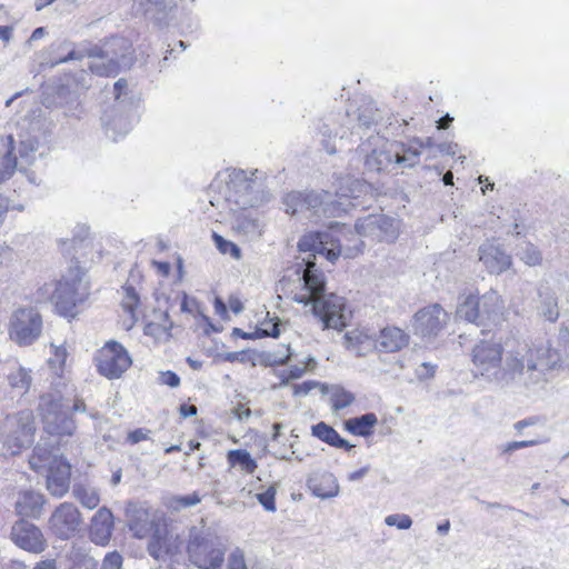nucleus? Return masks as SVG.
<instances>
[{
	"instance_id": "obj_1",
	"label": "nucleus",
	"mask_w": 569,
	"mask_h": 569,
	"mask_svg": "<svg viewBox=\"0 0 569 569\" xmlns=\"http://www.w3.org/2000/svg\"><path fill=\"white\" fill-rule=\"evenodd\" d=\"M338 230L331 229L305 234L298 242L300 252H309L303 258L306 268L301 277L302 291L293 296V300L305 306H311L312 313L320 319L325 329L341 330L347 326L345 299L336 293H326L325 274L316 268L311 258L325 256L333 262L342 254L341 239Z\"/></svg>"
},
{
	"instance_id": "obj_2",
	"label": "nucleus",
	"mask_w": 569,
	"mask_h": 569,
	"mask_svg": "<svg viewBox=\"0 0 569 569\" xmlns=\"http://www.w3.org/2000/svg\"><path fill=\"white\" fill-rule=\"evenodd\" d=\"M560 361L549 343L518 345L506 352L498 385L505 388L532 390L547 380V372Z\"/></svg>"
},
{
	"instance_id": "obj_3",
	"label": "nucleus",
	"mask_w": 569,
	"mask_h": 569,
	"mask_svg": "<svg viewBox=\"0 0 569 569\" xmlns=\"http://www.w3.org/2000/svg\"><path fill=\"white\" fill-rule=\"evenodd\" d=\"M226 548L214 529L206 526L203 519L199 526L189 529L187 553L191 563L200 569H219L224 561Z\"/></svg>"
},
{
	"instance_id": "obj_4",
	"label": "nucleus",
	"mask_w": 569,
	"mask_h": 569,
	"mask_svg": "<svg viewBox=\"0 0 569 569\" xmlns=\"http://www.w3.org/2000/svg\"><path fill=\"white\" fill-rule=\"evenodd\" d=\"M36 426L31 411L7 416L0 426V455H18L33 442Z\"/></svg>"
},
{
	"instance_id": "obj_5",
	"label": "nucleus",
	"mask_w": 569,
	"mask_h": 569,
	"mask_svg": "<svg viewBox=\"0 0 569 569\" xmlns=\"http://www.w3.org/2000/svg\"><path fill=\"white\" fill-rule=\"evenodd\" d=\"M83 276L79 267L70 268L68 273L58 281L52 301L60 315L74 317L76 308L88 298L89 286L83 280Z\"/></svg>"
},
{
	"instance_id": "obj_6",
	"label": "nucleus",
	"mask_w": 569,
	"mask_h": 569,
	"mask_svg": "<svg viewBox=\"0 0 569 569\" xmlns=\"http://www.w3.org/2000/svg\"><path fill=\"white\" fill-rule=\"evenodd\" d=\"M39 410L43 420V429L50 436H71L76 430L73 419L68 415V406L61 397L43 395L40 397Z\"/></svg>"
},
{
	"instance_id": "obj_7",
	"label": "nucleus",
	"mask_w": 569,
	"mask_h": 569,
	"mask_svg": "<svg viewBox=\"0 0 569 569\" xmlns=\"http://www.w3.org/2000/svg\"><path fill=\"white\" fill-rule=\"evenodd\" d=\"M129 49L130 46L127 40L112 38L106 44L103 56L89 64L90 70L101 77L118 74L122 69L130 68L132 64V57Z\"/></svg>"
},
{
	"instance_id": "obj_8",
	"label": "nucleus",
	"mask_w": 569,
	"mask_h": 569,
	"mask_svg": "<svg viewBox=\"0 0 569 569\" xmlns=\"http://www.w3.org/2000/svg\"><path fill=\"white\" fill-rule=\"evenodd\" d=\"M503 359L502 345L495 340H481L471 351L475 372L496 383L499 382Z\"/></svg>"
},
{
	"instance_id": "obj_9",
	"label": "nucleus",
	"mask_w": 569,
	"mask_h": 569,
	"mask_svg": "<svg viewBox=\"0 0 569 569\" xmlns=\"http://www.w3.org/2000/svg\"><path fill=\"white\" fill-rule=\"evenodd\" d=\"M9 337L20 347L31 346L42 332V318L33 308L16 310L9 323Z\"/></svg>"
},
{
	"instance_id": "obj_10",
	"label": "nucleus",
	"mask_w": 569,
	"mask_h": 569,
	"mask_svg": "<svg viewBox=\"0 0 569 569\" xmlns=\"http://www.w3.org/2000/svg\"><path fill=\"white\" fill-rule=\"evenodd\" d=\"M97 362L100 375L108 379H118L129 369L132 359L121 343L111 340L100 349Z\"/></svg>"
},
{
	"instance_id": "obj_11",
	"label": "nucleus",
	"mask_w": 569,
	"mask_h": 569,
	"mask_svg": "<svg viewBox=\"0 0 569 569\" xmlns=\"http://www.w3.org/2000/svg\"><path fill=\"white\" fill-rule=\"evenodd\" d=\"M227 188V200L234 202L240 208L254 207L259 203L258 183L250 179L243 170H233L229 174Z\"/></svg>"
},
{
	"instance_id": "obj_12",
	"label": "nucleus",
	"mask_w": 569,
	"mask_h": 569,
	"mask_svg": "<svg viewBox=\"0 0 569 569\" xmlns=\"http://www.w3.org/2000/svg\"><path fill=\"white\" fill-rule=\"evenodd\" d=\"M18 126L20 158L27 163H31L34 159V153L46 140L44 122L40 118H24Z\"/></svg>"
},
{
	"instance_id": "obj_13",
	"label": "nucleus",
	"mask_w": 569,
	"mask_h": 569,
	"mask_svg": "<svg viewBox=\"0 0 569 569\" xmlns=\"http://www.w3.org/2000/svg\"><path fill=\"white\" fill-rule=\"evenodd\" d=\"M448 319L447 311L439 303L425 307L413 316V333L422 338L437 337L447 325Z\"/></svg>"
},
{
	"instance_id": "obj_14",
	"label": "nucleus",
	"mask_w": 569,
	"mask_h": 569,
	"mask_svg": "<svg viewBox=\"0 0 569 569\" xmlns=\"http://www.w3.org/2000/svg\"><path fill=\"white\" fill-rule=\"evenodd\" d=\"M355 228L359 236L372 237L378 241L392 242L398 236L397 221L382 214H370L358 219Z\"/></svg>"
},
{
	"instance_id": "obj_15",
	"label": "nucleus",
	"mask_w": 569,
	"mask_h": 569,
	"mask_svg": "<svg viewBox=\"0 0 569 569\" xmlns=\"http://www.w3.org/2000/svg\"><path fill=\"white\" fill-rule=\"evenodd\" d=\"M81 522L80 512L70 502H63L52 512L49 528L59 539L66 540L74 536Z\"/></svg>"
},
{
	"instance_id": "obj_16",
	"label": "nucleus",
	"mask_w": 569,
	"mask_h": 569,
	"mask_svg": "<svg viewBox=\"0 0 569 569\" xmlns=\"http://www.w3.org/2000/svg\"><path fill=\"white\" fill-rule=\"evenodd\" d=\"M12 541L21 549L32 553H40L47 547L41 530L27 520H18L11 529Z\"/></svg>"
},
{
	"instance_id": "obj_17",
	"label": "nucleus",
	"mask_w": 569,
	"mask_h": 569,
	"mask_svg": "<svg viewBox=\"0 0 569 569\" xmlns=\"http://www.w3.org/2000/svg\"><path fill=\"white\" fill-rule=\"evenodd\" d=\"M182 545L183 542L178 535L169 533L168 530L161 526L154 530L148 543V552L153 559L166 561L179 555Z\"/></svg>"
},
{
	"instance_id": "obj_18",
	"label": "nucleus",
	"mask_w": 569,
	"mask_h": 569,
	"mask_svg": "<svg viewBox=\"0 0 569 569\" xmlns=\"http://www.w3.org/2000/svg\"><path fill=\"white\" fill-rule=\"evenodd\" d=\"M479 260L491 274H501L512 266V258L495 242H485L478 250Z\"/></svg>"
},
{
	"instance_id": "obj_19",
	"label": "nucleus",
	"mask_w": 569,
	"mask_h": 569,
	"mask_svg": "<svg viewBox=\"0 0 569 569\" xmlns=\"http://www.w3.org/2000/svg\"><path fill=\"white\" fill-rule=\"evenodd\" d=\"M127 517L128 527L138 539L152 536L154 530L161 527L160 518L142 507L130 506L127 509Z\"/></svg>"
},
{
	"instance_id": "obj_20",
	"label": "nucleus",
	"mask_w": 569,
	"mask_h": 569,
	"mask_svg": "<svg viewBox=\"0 0 569 569\" xmlns=\"http://www.w3.org/2000/svg\"><path fill=\"white\" fill-rule=\"evenodd\" d=\"M174 7V0H132L131 10L137 17L162 23Z\"/></svg>"
},
{
	"instance_id": "obj_21",
	"label": "nucleus",
	"mask_w": 569,
	"mask_h": 569,
	"mask_svg": "<svg viewBox=\"0 0 569 569\" xmlns=\"http://www.w3.org/2000/svg\"><path fill=\"white\" fill-rule=\"evenodd\" d=\"M340 201H332L328 191H309L305 192V212L313 211L318 213L322 211L326 216H339L341 211H346V207Z\"/></svg>"
},
{
	"instance_id": "obj_22",
	"label": "nucleus",
	"mask_w": 569,
	"mask_h": 569,
	"mask_svg": "<svg viewBox=\"0 0 569 569\" xmlns=\"http://www.w3.org/2000/svg\"><path fill=\"white\" fill-rule=\"evenodd\" d=\"M47 472V489L58 498L64 496L70 487V465L66 460H58Z\"/></svg>"
},
{
	"instance_id": "obj_23",
	"label": "nucleus",
	"mask_w": 569,
	"mask_h": 569,
	"mask_svg": "<svg viewBox=\"0 0 569 569\" xmlns=\"http://www.w3.org/2000/svg\"><path fill=\"white\" fill-rule=\"evenodd\" d=\"M113 529V517L109 509L100 508L93 516L90 527L91 540L104 546L109 542Z\"/></svg>"
},
{
	"instance_id": "obj_24",
	"label": "nucleus",
	"mask_w": 569,
	"mask_h": 569,
	"mask_svg": "<svg viewBox=\"0 0 569 569\" xmlns=\"http://www.w3.org/2000/svg\"><path fill=\"white\" fill-rule=\"evenodd\" d=\"M343 339L345 347L357 357H366L378 348L376 339L361 329L346 332Z\"/></svg>"
},
{
	"instance_id": "obj_25",
	"label": "nucleus",
	"mask_w": 569,
	"mask_h": 569,
	"mask_svg": "<svg viewBox=\"0 0 569 569\" xmlns=\"http://www.w3.org/2000/svg\"><path fill=\"white\" fill-rule=\"evenodd\" d=\"M18 169L12 134L0 137V184L9 180Z\"/></svg>"
},
{
	"instance_id": "obj_26",
	"label": "nucleus",
	"mask_w": 569,
	"mask_h": 569,
	"mask_svg": "<svg viewBox=\"0 0 569 569\" xmlns=\"http://www.w3.org/2000/svg\"><path fill=\"white\" fill-rule=\"evenodd\" d=\"M308 488L312 493L321 499H328L338 496L339 485L336 477L330 472H316L307 480Z\"/></svg>"
},
{
	"instance_id": "obj_27",
	"label": "nucleus",
	"mask_w": 569,
	"mask_h": 569,
	"mask_svg": "<svg viewBox=\"0 0 569 569\" xmlns=\"http://www.w3.org/2000/svg\"><path fill=\"white\" fill-rule=\"evenodd\" d=\"M58 460H63L61 456L53 451V443L51 441H43L38 443L33 453L29 459L30 468L37 472H44L56 465Z\"/></svg>"
},
{
	"instance_id": "obj_28",
	"label": "nucleus",
	"mask_w": 569,
	"mask_h": 569,
	"mask_svg": "<svg viewBox=\"0 0 569 569\" xmlns=\"http://www.w3.org/2000/svg\"><path fill=\"white\" fill-rule=\"evenodd\" d=\"M377 350L383 352H396L409 343V335L398 327H387L380 331Z\"/></svg>"
},
{
	"instance_id": "obj_29",
	"label": "nucleus",
	"mask_w": 569,
	"mask_h": 569,
	"mask_svg": "<svg viewBox=\"0 0 569 569\" xmlns=\"http://www.w3.org/2000/svg\"><path fill=\"white\" fill-rule=\"evenodd\" d=\"M44 498L40 492L27 490L20 492L16 501V511L20 516L38 518L41 515Z\"/></svg>"
},
{
	"instance_id": "obj_30",
	"label": "nucleus",
	"mask_w": 569,
	"mask_h": 569,
	"mask_svg": "<svg viewBox=\"0 0 569 569\" xmlns=\"http://www.w3.org/2000/svg\"><path fill=\"white\" fill-rule=\"evenodd\" d=\"M10 371L6 379L11 389L20 393H27L32 383L31 370L22 367L18 361L9 362Z\"/></svg>"
},
{
	"instance_id": "obj_31",
	"label": "nucleus",
	"mask_w": 569,
	"mask_h": 569,
	"mask_svg": "<svg viewBox=\"0 0 569 569\" xmlns=\"http://www.w3.org/2000/svg\"><path fill=\"white\" fill-rule=\"evenodd\" d=\"M312 436L317 437L321 441L336 447L342 448L347 451L351 450L355 446L350 445L346 439L341 438L340 435L329 425L319 422L311 428Z\"/></svg>"
},
{
	"instance_id": "obj_32",
	"label": "nucleus",
	"mask_w": 569,
	"mask_h": 569,
	"mask_svg": "<svg viewBox=\"0 0 569 569\" xmlns=\"http://www.w3.org/2000/svg\"><path fill=\"white\" fill-rule=\"evenodd\" d=\"M102 123L106 128L107 134L114 141L119 137L124 136L131 129V119L123 113L116 117L104 113L102 117Z\"/></svg>"
},
{
	"instance_id": "obj_33",
	"label": "nucleus",
	"mask_w": 569,
	"mask_h": 569,
	"mask_svg": "<svg viewBox=\"0 0 569 569\" xmlns=\"http://www.w3.org/2000/svg\"><path fill=\"white\" fill-rule=\"evenodd\" d=\"M377 416L372 412L360 417L346 420V429L356 436L368 437L372 433V428L377 425Z\"/></svg>"
},
{
	"instance_id": "obj_34",
	"label": "nucleus",
	"mask_w": 569,
	"mask_h": 569,
	"mask_svg": "<svg viewBox=\"0 0 569 569\" xmlns=\"http://www.w3.org/2000/svg\"><path fill=\"white\" fill-rule=\"evenodd\" d=\"M540 302L538 313L550 322L557 321L559 318V306L556 293L549 289L541 290L539 293Z\"/></svg>"
},
{
	"instance_id": "obj_35",
	"label": "nucleus",
	"mask_w": 569,
	"mask_h": 569,
	"mask_svg": "<svg viewBox=\"0 0 569 569\" xmlns=\"http://www.w3.org/2000/svg\"><path fill=\"white\" fill-rule=\"evenodd\" d=\"M156 318L158 321H150L146 323L143 328L144 335L150 336L156 340L168 339L172 328V322L169 319L168 312H160Z\"/></svg>"
},
{
	"instance_id": "obj_36",
	"label": "nucleus",
	"mask_w": 569,
	"mask_h": 569,
	"mask_svg": "<svg viewBox=\"0 0 569 569\" xmlns=\"http://www.w3.org/2000/svg\"><path fill=\"white\" fill-rule=\"evenodd\" d=\"M457 317L468 322L481 325L483 319L479 309V303H477V298L471 295L468 296L463 302L458 306Z\"/></svg>"
},
{
	"instance_id": "obj_37",
	"label": "nucleus",
	"mask_w": 569,
	"mask_h": 569,
	"mask_svg": "<svg viewBox=\"0 0 569 569\" xmlns=\"http://www.w3.org/2000/svg\"><path fill=\"white\" fill-rule=\"evenodd\" d=\"M393 161V153L375 149L370 153L366 154L365 168L370 172H380Z\"/></svg>"
},
{
	"instance_id": "obj_38",
	"label": "nucleus",
	"mask_w": 569,
	"mask_h": 569,
	"mask_svg": "<svg viewBox=\"0 0 569 569\" xmlns=\"http://www.w3.org/2000/svg\"><path fill=\"white\" fill-rule=\"evenodd\" d=\"M228 461L232 467L239 466L247 473H253L258 468L256 460L244 449H234L228 452Z\"/></svg>"
},
{
	"instance_id": "obj_39",
	"label": "nucleus",
	"mask_w": 569,
	"mask_h": 569,
	"mask_svg": "<svg viewBox=\"0 0 569 569\" xmlns=\"http://www.w3.org/2000/svg\"><path fill=\"white\" fill-rule=\"evenodd\" d=\"M479 309L482 313V319H490L492 315H496L500 306V297L497 291L490 290L486 292L481 298H477Z\"/></svg>"
},
{
	"instance_id": "obj_40",
	"label": "nucleus",
	"mask_w": 569,
	"mask_h": 569,
	"mask_svg": "<svg viewBox=\"0 0 569 569\" xmlns=\"http://www.w3.org/2000/svg\"><path fill=\"white\" fill-rule=\"evenodd\" d=\"M74 498L88 509H94L100 502V497L94 488L84 486H74L73 488Z\"/></svg>"
},
{
	"instance_id": "obj_41",
	"label": "nucleus",
	"mask_w": 569,
	"mask_h": 569,
	"mask_svg": "<svg viewBox=\"0 0 569 569\" xmlns=\"http://www.w3.org/2000/svg\"><path fill=\"white\" fill-rule=\"evenodd\" d=\"M362 188H366V186L360 180L352 177H346L341 179L340 186L336 191V196L339 197V199L358 198Z\"/></svg>"
},
{
	"instance_id": "obj_42",
	"label": "nucleus",
	"mask_w": 569,
	"mask_h": 569,
	"mask_svg": "<svg viewBox=\"0 0 569 569\" xmlns=\"http://www.w3.org/2000/svg\"><path fill=\"white\" fill-rule=\"evenodd\" d=\"M286 212L292 216L305 212V192L292 191L283 198Z\"/></svg>"
},
{
	"instance_id": "obj_43",
	"label": "nucleus",
	"mask_w": 569,
	"mask_h": 569,
	"mask_svg": "<svg viewBox=\"0 0 569 569\" xmlns=\"http://www.w3.org/2000/svg\"><path fill=\"white\" fill-rule=\"evenodd\" d=\"M559 349H552V351H557L560 355V361L558 363H562L563 366L569 368V325H562L559 329L558 336Z\"/></svg>"
},
{
	"instance_id": "obj_44",
	"label": "nucleus",
	"mask_w": 569,
	"mask_h": 569,
	"mask_svg": "<svg viewBox=\"0 0 569 569\" xmlns=\"http://www.w3.org/2000/svg\"><path fill=\"white\" fill-rule=\"evenodd\" d=\"M519 259L529 267H536L541 264L542 254L532 243H526L517 252Z\"/></svg>"
},
{
	"instance_id": "obj_45",
	"label": "nucleus",
	"mask_w": 569,
	"mask_h": 569,
	"mask_svg": "<svg viewBox=\"0 0 569 569\" xmlns=\"http://www.w3.org/2000/svg\"><path fill=\"white\" fill-rule=\"evenodd\" d=\"M330 401L332 409L338 411L349 407L355 401V397L343 388L336 387L331 392Z\"/></svg>"
},
{
	"instance_id": "obj_46",
	"label": "nucleus",
	"mask_w": 569,
	"mask_h": 569,
	"mask_svg": "<svg viewBox=\"0 0 569 569\" xmlns=\"http://www.w3.org/2000/svg\"><path fill=\"white\" fill-rule=\"evenodd\" d=\"M51 348L53 349V356L49 358L48 365L56 375H60L68 358V351L63 346H56L53 343H51Z\"/></svg>"
},
{
	"instance_id": "obj_47",
	"label": "nucleus",
	"mask_w": 569,
	"mask_h": 569,
	"mask_svg": "<svg viewBox=\"0 0 569 569\" xmlns=\"http://www.w3.org/2000/svg\"><path fill=\"white\" fill-rule=\"evenodd\" d=\"M212 239L214 241L217 249L222 254H230L234 259L241 258V250L236 243L226 240L222 236H220L216 232H213Z\"/></svg>"
},
{
	"instance_id": "obj_48",
	"label": "nucleus",
	"mask_w": 569,
	"mask_h": 569,
	"mask_svg": "<svg viewBox=\"0 0 569 569\" xmlns=\"http://www.w3.org/2000/svg\"><path fill=\"white\" fill-rule=\"evenodd\" d=\"M385 522L387 526L397 527L398 529H409L412 525V519L408 515L393 513L386 517Z\"/></svg>"
},
{
	"instance_id": "obj_49",
	"label": "nucleus",
	"mask_w": 569,
	"mask_h": 569,
	"mask_svg": "<svg viewBox=\"0 0 569 569\" xmlns=\"http://www.w3.org/2000/svg\"><path fill=\"white\" fill-rule=\"evenodd\" d=\"M277 489L274 486H270L266 491L257 493L258 501L263 506L267 511L276 510V498Z\"/></svg>"
},
{
	"instance_id": "obj_50",
	"label": "nucleus",
	"mask_w": 569,
	"mask_h": 569,
	"mask_svg": "<svg viewBox=\"0 0 569 569\" xmlns=\"http://www.w3.org/2000/svg\"><path fill=\"white\" fill-rule=\"evenodd\" d=\"M237 228L242 230L247 236L257 237L260 236V227L256 219L243 217L238 221Z\"/></svg>"
},
{
	"instance_id": "obj_51",
	"label": "nucleus",
	"mask_w": 569,
	"mask_h": 569,
	"mask_svg": "<svg viewBox=\"0 0 569 569\" xmlns=\"http://www.w3.org/2000/svg\"><path fill=\"white\" fill-rule=\"evenodd\" d=\"M199 502H200V497L197 493H192V495H189V496H181V497L173 498L171 500L170 506L174 510H180L182 508H188V507L196 506Z\"/></svg>"
},
{
	"instance_id": "obj_52",
	"label": "nucleus",
	"mask_w": 569,
	"mask_h": 569,
	"mask_svg": "<svg viewBox=\"0 0 569 569\" xmlns=\"http://www.w3.org/2000/svg\"><path fill=\"white\" fill-rule=\"evenodd\" d=\"M123 558L117 552H108L101 563L100 569H122Z\"/></svg>"
},
{
	"instance_id": "obj_53",
	"label": "nucleus",
	"mask_w": 569,
	"mask_h": 569,
	"mask_svg": "<svg viewBox=\"0 0 569 569\" xmlns=\"http://www.w3.org/2000/svg\"><path fill=\"white\" fill-rule=\"evenodd\" d=\"M227 569H247L244 552L236 548L229 556Z\"/></svg>"
},
{
	"instance_id": "obj_54",
	"label": "nucleus",
	"mask_w": 569,
	"mask_h": 569,
	"mask_svg": "<svg viewBox=\"0 0 569 569\" xmlns=\"http://www.w3.org/2000/svg\"><path fill=\"white\" fill-rule=\"evenodd\" d=\"M420 152L417 150H408L405 154L400 156L399 153H393V160L396 163L402 164L405 167H412L416 164Z\"/></svg>"
},
{
	"instance_id": "obj_55",
	"label": "nucleus",
	"mask_w": 569,
	"mask_h": 569,
	"mask_svg": "<svg viewBox=\"0 0 569 569\" xmlns=\"http://www.w3.org/2000/svg\"><path fill=\"white\" fill-rule=\"evenodd\" d=\"M158 382H159V385H162V386H168L170 388H177L180 386V378L176 372H173L171 370L160 371L159 376H158Z\"/></svg>"
},
{
	"instance_id": "obj_56",
	"label": "nucleus",
	"mask_w": 569,
	"mask_h": 569,
	"mask_svg": "<svg viewBox=\"0 0 569 569\" xmlns=\"http://www.w3.org/2000/svg\"><path fill=\"white\" fill-rule=\"evenodd\" d=\"M126 297L122 301V306L129 312H133L134 308L139 302V297L132 287H124Z\"/></svg>"
},
{
	"instance_id": "obj_57",
	"label": "nucleus",
	"mask_w": 569,
	"mask_h": 569,
	"mask_svg": "<svg viewBox=\"0 0 569 569\" xmlns=\"http://www.w3.org/2000/svg\"><path fill=\"white\" fill-rule=\"evenodd\" d=\"M536 445H538V440L511 441V442H507V443L502 445L500 447V449H501V452H503V453H510L512 451H516V450H519L522 448H527V447H531V446H536Z\"/></svg>"
},
{
	"instance_id": "obj_58",
	"label": "nucleus",
	"mask_w": 569,
	"mask_h": 569,
	"mask_svg": "<svg viewBox=\"0 0 569 569\" xmlns=\"http://www.w3.org/2000/svg\"><path fill=\"white\" fill-rule=\"evenodd\" d=\"M310 363H315V359L312 357H309L307 359V363L305 366H298V365L290 366V368L288 370V378L289 379L300 378L306 372V370L308 369Z\"/></svg>"
},
{
	"instance_id": "obj_59",
	"label": "nucleus",
	"mask_w": 569,
	"mask_h": 569,
	"mask_svg": "<svg viewBox=\"0 0 569 569\" xmlns=\"http://www.w3.org/2000/svg\"><path fill=\"white\" fill-rule=\"evenodd\" d=\"M262 326H263V328H261V331L263 332L264 336H270V337H274V338L279 337L280 322L278 320L277 321H273V320L264 321L262 323Z\"/></svg>"
},
{
	"instance_id": "obj_60",
	"label": "nucleus",
	"mask_w": 569,
	"mask_h": 569,
	"mask_svg": "<svg viewBox=\"0 0 569 569\" xmlns=\"http://www.w3.org/2000/svg\"><path fill=\"white\" fill-rule=\"evenodd\" d=\"M319 386L316 381H305L293 386V393L296 396H307L312 389Z\"/></svg>"
},
{
	"instance_id": "obj_61",
	"label": "nucleus",
	"mask_w": 569,
	"mask_h": 569,
	"mask_svg": "<svg viewBox=\"0 0 569 569\" xmlns=\"http://www.w3.org/2000/svg\"><path fill=\"white\" fill-rule=\"evenodd\" d=\"M435 369H436V366H433L429 362H423V363H421L420 368L417 370V376L419 379L431 378L435 375Z\"/></svg>"
},
{
	"instance_id": "obj_62",
	"label": "nucleus",
	"mask_w": 569,
	"mask_h": 569,
	"mask_svg": "<svg viewBox=\"0 0 569 569\" xmlns=\"http://www.w3.org/2000/svg\"><path fill=\"white\" fill-rule=\"evenodd\" d=\"M149 437V430H146V429H136L133 431H131L129 435H128V440L131 442V443H138L142 440H146L148 439Z\"/></svg>"
},
{
	"instance_id": "obj_63",
	"label": "nucleus",
	"mask_w": 569,
	"mask_h": 569,
	"mask_svg": "<svg viewBox=\"0 0 569 569\" xmlns=\"http://www.w3.org/2000/svg\"><path fill=\"white\" fill-rule=\"evenodd\" d=\"M127 87H128V82L123 78H120L114 82L113 89H114L116 100H120L121 96L126 94L124 90L127 89Z\"/></svg>"
},
{
	"instance_id": "obj_64",
	"label": "nucleus",
	"mask_w": 569,
	"mask_h": 569,
	"mask_svg": "<svg viewBox=\"0 0 569 569\" xmlns=\"http://www.w3.org/2000/svg\"><path fill=\"white\" fill-rule=\"evenodd\" d=\"M180 415L183 418L194 417L197 415V407L193 405H181L179 408Z\"/></svg>"
}]
</instances>
